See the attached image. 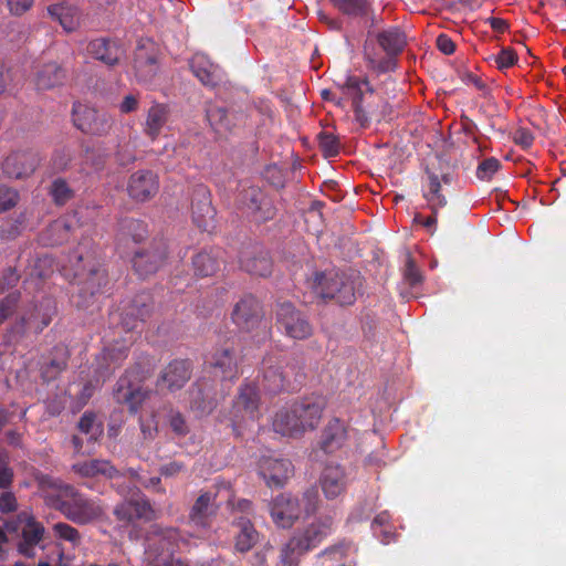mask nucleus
<instances>
[{
	"instance_id": "nucleus-1",
	"label": "nucleus",
	"mask_w": 566,
	"mask_h": 566,
	"mask_svg": "<svg viewBox=\"0 0 566 566\" xmlns=\"http://www.w3.org/2000/svg\"><path fill=\"white\" fill-rule=\"evenodd\" d=\"M46 503L60 511L67 520L78 525H86L99 520L104 510L98 499L81 493L71 484H61L57 494H49Z\"/></svg>"
},
{
	"instance_id": "nucleus-2",
	"label": "nucleus",
	"mask_w": 566,
	"mask_h": 566,
	"mask_svg": "<svg viewBox=\"0 0 566 566\" xmlns=\"http://www.w3.org/2000/svg\"><path fill=\"white\" fill-rule=\"evenodd\" d=\"M262 375L263 387L271 394L295 389L294 382L300 385L304 378L303 366L297 359L280 360L273 355L264 357Z\"/></svg>"
},
{
	"instance_id": "nucleus-3",
	"label": "nucleus",
	"mask_w": 566,
	"mask_h": 566,
	"mask_svg": "<svg viewBox=\"0 0 566 566\" xmlns=\"http://www.w3.org/2000/svg\"><path fill=\"white\" fill-rule=\"evenodd\" d=\"M75 276L80 280V290L73 297L78 308L93 313L99 310V297L109 292V280L106 270L94 263L86 271L85 268L76 269Z\"/></svg>"
},
{
	"instance_id": "nucleus-4",
	"label": "nucleus",
	"mask_w": 566,
	"mask_h": 566,
	"mask_svg": "<svg viewBox=\"0 0 566 566\" xmlns=\"http://www.w3.org/2000/svg\"><path fill=\"white\" fill-rule=\"evenodd\" d=\"M406 38H366L365 59L369 67L386 73L396 67V56L407 45Z\"/></svg>"
},
{
	"instance_id": "nucleus-5",
	"label": "nucleus",
	"mask_w": 566,
	"mask_h": 566,
	"mask_svg": "<svg viewBox=\"0 0 566 566\" xmlns=\"http://www.w3.org/2000/svg\"><path fill=\"white\" fill-rule=\"evenodd\" d=\"M312 287L319 297L335 300L340 305H350L356 298L354 282L335 270L316 272Z\"/></svg>"
},
{
	"instance_id": "nucleus-6",
	"label": "nucleus",
	"mask_w": 566,
	"mask_h": 566,
	"mask_svg": "<svg viewBox=\"0 0 566 566\" xmlns=\"http://www.w3.org/2000/svg\"><path fill=\"white\" fill-rule=\"evenodd\" d=\"M72 119L77 129L93 136L107 135L114 123L107 113L98 112L81 102L73 103Z\"/></svg>"
},
{
	"instance_id": "nucleus-7",
	"label": "nucleus",
	"mask_w": 566,
	"mask_h": 566,
	"mask_svg": "<svg viewBox=\"0 0 566 566\" xmlns=\"http://www.w3.org/2000/svg\"><path fill=\"white\" fill-rule=\"evenodd\" d=\"M139 366L126 370L114 389V398L118 403H125L132 413H136L145 401L147 394L137 385L145 379L144 371L137 370Z\"/></svg>"
},
{
	"instance_id": "nucleus-8",
	"label": "nucleus",
	"mask_w": 566,
	"mask_h": 566,
	"mask_svg": "<svg viewBox=\"0 0 566 566\" xmlns=\"http://www.w3.org/2000/svg\"><path fill=\"white\" fill-rule=\"evenodd\" d=\"M276 325L286 336L302 340L312 336L313 326L304 313L298 311L292 303L284 302L276 308Z\"/></svg>"
},
{
	"instance_id": "nucleus-9",
	"label": "nucleus",
	"mask_w": 566,
	"mask_h": 566,
	"mask_svg": "<svg viewBox=\"0 0 566 566\" xmlns=\"http://www.w3.org/2000/svg\"><path fill=\"white\" fill-rule=\"evenodd\" d=\"M168 256L167 243L163 240H154L147 248L137 250L132 259L136 274L146 279L155 274L165 263Z\"/></svg>"
},
{
	"instance_id": "nucleus-10",
	"label": "nucleus",
	"mask_w": 566,
	"mask_h": 566,
	"mask_svg": "<svg viewBox=\"0 0 566 566\" xmlns=\"http://www.w3.org/2000/svg\"><path fill=\"white\" fill-rule=\"evenodd\" d=\"M259 405L258 387L253 384L242 385L231 409V421L234 431L248 421H255L259 418Z\"/></svg>"
},
{
	"instance_id": "nucleus-11",
	"label": "nucleus",
	"mask_w": 566,
	"mask_h": 566,
	"mask_svg": "<svg viewBox=\"0 0 566 566\" xmlns=\"http://www.w3.org/2000/svg\"><path fill=\"white\" fill-rule=\"evenodd\" d=\"M334 528L333 517L324 515L307 523L302 530L295 532L293 536L307 553L326 539L334 532Z\"/></svg>"
},
{
	"instance_id": "nucleus-12",
	"label": "nucleus",
	"mask_w": 566,
	"mask_h": 566,
	"mask_svg": "<svg viewBox=\"0 0 566 566\" xmlns=\"http://www.w3.org/2000/svg\"><path fill=\"white\" fill-rule=\"evenodd\" d=\"M191 363L188 359H174L161 370L156 387L169 392L181 389L191 378Z\"/></svg>"
},
{
	"instance_id": "nucleus-13",
	"label": "nucleus",
	"mask_w": 566,
	"mask_h": 566,
	"mask_svg": "<svg viewBox=\"0 0 566 566\" xmlns=\"http://www.w3.org/2000/svg\"><path fill=\"white\" fill-rule=\"evenodd\" d=\"M259 474L269 488H281L293 474L290 460L273 457H262L259 460Z\"/></svg>"
},
{
	"instance_id": "nucleus-14",
	"label": "nucleus",
	"mask_w": 566,
	"mask_h": 566,
	"mask_svg": "<svg viewBox=\"0 0 566 566\" xmlns=\"http://www.w3.org/2000/svg\"><path fill=\"white\" fill-rule=\"evenodd\" d=\"M150 313V296L147 293H142L122 307L120 325L126 332L138 331Z\"/></svg>"
},
{
	"instance_id": "nucleus-15",
	"label": "nucleus",
	"mask_w": 566,
	"mask_h": 566,
	"mask_svg": "<svg viewBox=\"0 0 566 566\" xmlns=\"http://www.w3.org/2000/svg\"><path fill=\"white\" fill-rule=\"evenodd\" d=\"M262 306L259 300L247 294L235 303L231 313L232 322L242 331L253 329L262 319Z\"/></svg>"
},
{
	"instance_id": "nucleus-16",
	"label": "nucleus",
	"mask_w": 566,
	"mask_h": 566,
	"mask_svg": "<svg viewBox=\"0 0 566 566\" xmlns=\"http://www.w3.org/2000/svg\"><path fill=\"white\" fill-rule=\"evenodd\" d=\"M117 521L132 524L136 521L149 522L156 517L155 510L145 496L130 499L117 504L114 509Z\"/></svg>"
},
{
	"instance_id": "nucleus-17",
	"label": "nucleus",
	"mask_w": 566,
	"mask_h": 566,
	"mask_svg": "<svg viewBox=\"0 0 566 566\" xmlns=\"http://www.w3.org/2000/svg\"><path fill=\"white\" fill-rule=\"evenodd\" d=\"M300 513L298 500L290 493L280 494L270 503L272 520L280 527H291Z\"/></svg>"
},
{
	"instance_id": "nucleus-18",
	"label": "nucleus",
	"mask_w": 566,
	"mask_h": 566,
	"mask_svg": "<svg viewBox=\"0 0 566 566\" xmlns=\"http://www.w3.org/2000/svg\"><path fill=\"white\" fill-rule=\"evenodd\" d=\"M240 266L251 275L265 277L272 272V260L260 245L244 248L240 254Z\"/></svg>"
},
{
	"instance_id": "nucleus-19",
	"label": "nucleus",
	"mask_w": 566,
	"mask_h": 566,
	"mask_svg": "<svg viewBox=\"0 0 566 566\" xmlns=\"http://www.w3.org/2000/svg\"><path fill=\"white\" fill-rule=\"evenodd\" d=\"M159 189V181L156 174L150 170L134 172L128 180L127 191L129 197L138 202L150 200Z\"/></svg>"
},
{
	"instance_id": "nucleus-20",
	"label": "nucleus",
	"mask_w": 566,
	"mask_h": 566,
	"mask_svg": "<svg viewBox=\"0 0 566 566\" xmlns=\"http://www.w3.org/2000/svg\"><path fill=\"white\" fill-rule=\"evenodd\" d=\"M216 499L217 493L211 491L202 492L190 509L189 523L198 528L208 530L219 509Z\"/></svg>"
},
{
	"instance_id": "nucleus-21",
	"label": "nucleus",
	"mask_w": 566,
	"mask_h": 566,
	"mask_svg": "<svg viewBox=\"0 0 566 566\" xmlns=\"http://www.w3.org/2000/svg\"><path fill=\"white\" fill-rule=\"evenodd\" d=\"M214 216L209 190L205 187L197 189L191 205L193 223L202 231H210L214 224Z\"/></svg>"
},
{
	"instance_id": "nucleus-22",
	"label": "nucleus",
	"mask_w": 566,
	"mask_h": 566,
	"mask_svg": "<svg viewBox=\"0 0 566 566\" xmlns=\"http://www.w3.org/2000/svg\"><path fill=\"white\" fill-rule=\"evenodd\" d=\"M39 156L33 151H17L10 154L3 161V172L14 179L29 177L39 165Z\"/></svg>"
},
{
	"instance_id": "nucleus-23",
	"label": "nucleus",
	"mask_w": 566,
	"mask_h": 566,
	"mask_svg": "<svg viewBox=\"0 0 566 566\" xmlns=\"http://www.w3.org/2000/svg\"><path fill=\"white\" fill-rule=\"evenodd\" d=\"M44 533L43 524L38 522L34 516L28 515L17 545L19 554L27 558H33L36 555V546L42 542Z\"/></svg>"
},
{
	"instance_id": "nucleus-24",
	"label": "nucleus",
	"mask_w": 566,
	"mask_h": 566,
	"mask_svg": "<svg viewBox=\"0 0 566 566\" xmlns=\"http://www.w3.org/2000/svg\"><path fill=\"white\" fill-rule=\"evenodd\" d=\"M87 52L107 65L118 63L124 55L119 38H93L87 45Z\"/></svg>"
},
{
	"instance_id": "nucleus-25",
	"label": "nucleus",
	"mask_w": 566,
	"mask_h": 566,
	"mask_svg": "<svg viewBox=\"0 0 566 566\" xmlns=\"http://www.w3.org/2000/svg\"><path fill=\"white\" fill-rule=\"evenodd\" d=\"M295 413L297 412L303 432L314 430L322 418L324 402L318 397H307L292 403Z\"/></svg>"
},
{
	"instance_id": "nucleus-26",
	"label": "nucleus",
	"mask_w": 566,
	"mask_h": 566,
	"mask_svg": "<svg viewBox=\"0 0 566 566\" xmlns=\"http://www.w3.org/2000/svg\"><path fill=\"white\" fill-rule=\"evenodd\" d=\"M71 470L80 478L92 479L103 475L107 479H116L124 475L111 461L104 459H92L72 464Z\"/></svg>"
},
{
	"instance_id": "nucleus-27",
	"label": "nucleus",
	"mask_w": 566,
	"mask_h": 566,
	"mask_svg": "<svg viewBox=\"0 0 566 566\" xmlns=\"http://www.w3.org/2000/svg\"><path fill=\"white\" fill-rule=\"evenodd\" d=\"M171 114L170 105L154 101L147 111L143 132L151 140H156L166 126Z\"/></svg>"
},
{
	"instance_id": "nucleus-28",
	"label": "nucleus",
	"mask_w": 566,
	"mask_h": 566,
	"mask_svg": "<svg viewBox=\"0 0 566 566\" xmlns=\"http://www.w3.org/2000/svg\"><path fill=\"white\" fill-rule=\"evenodd\" d=\"M344 88L347 91V94L350 95L352 97L353 109L356 120L359 122L361 125H366L369 122V117L361 105L364 88L369 93L374 92L368 80H360L353 75L347 76L346 82L344 84Z\"/></svg>"
},
{
	"instance_id": "nucleus-29",
	"label": "nucleus",
	"mask_w": 566,
	"mask_h": 566,
	"mask_svg": "<svg viewBox=\"0 0 566 566\" xmlns=\"http://www.w3.org/2000/svg\"><path fill=\"white\" fill-rule=\"evenodd\" d=\"M189 66L193 75L208 87H214L222 78V72L218 65H214L203 54H195L190 61Z\"/></svg>"
},
{
	"instance_id": "nucleus-30",
	"label": "nucleus",
	"mask_w": 566,
	"mask_h": 566,
	"mask_svg": "<svg viewBox=\"0 0 566 566\" xmlns=\"http://www.w3.org/2000/svg\"><path fill=\"white\" fill-rule=\"evenodd\" d=\"M347 440V430L343 421L335 418L324 428L319 447L325 453H333L340 449Z\"/></svg>"
},
{
	"instance_id": "nucleus-31",
	"label": "nucleus",
	"mask_w": 566,
	"mask_h": 566,
	"mask_svg": "<svg viewBox=\"0 0 566 566\" xmlns=\"http://www.w3.org/2000/svg\"><path fill=\"white\" fill-rule=\"evenodd\" d=\"M272 426L273 430L283 437H300L304 433L292 405L275 413Z\"/></svg>"
},
{
	"instance_id": "nucleus-32",
	"label": "nucleus",
	"mask_w": 566,
	"mask_h": 566,
	"mask_svg": "<svg viewBox=\"0 0 566 566\" xmlns=\"http://www.w3.org/2000/svg\"><path fill=\"white\" fill-rule=\"evenodd\" d=\"M66 71L55 62L43 64L35 73L34 83L39 91L52 90L64 84Z\"/></svg>"
},
{
	"instance_id": "nucleus-33",
	"label": "nucleus",
	"mask_w": 566,
	"mask_h": 566,
	"mask_svg": "<svg viewBox=\"0 0 566 566\" xmlns=\"http://www.w3.org/2000/svg\"><path fill=\"white\" fill-rule=\"evenodd\" d=\"M321 485L327 499L337 497L346 486L344 470L339 465H326L321 475Z\"/></svg>"
},
{
	"instance_id": "nucleus-34",
	"label": "nucleus",
	"mask_w": 566,
	"mask_h": 566,
	"mask_svg": "<svg viewBox=\"0 0 566 566\" xmlns=\"http://www.w3.org/2000/svg\"><path fill=\"white\" fill-rule=\"evenodd\" d=\"M220 250L201 251L192 258L193 272L197 276L214 275L220 269Z\"/></svg>"
},
{
	"instance_id": "nucleus-35",
	"label": "nucleus",
	"mask_w": 566,
	"mask_h": 566,
	"mask_svg": "<svg viewBox=\"0 0 566 566\" xmlns=\"http://www.w3.org/2000/svg\"><path fill=\"white\" fill-rule=\"evenodd\" d=\"M428 177V186L422 191V197L426 199L428 208L431 212L438 213L439 209L447 206V198L441 193V180L439 176L429 169H426Z\"/></svg>"
},
{
	"instance_id": "nucleus-36",
	"label": "nucleus",
	"mask_w": 566,
	"mask_h": 566,
	"mask_svg": "<svg viewBox=\"0 0 566 566\" xmlns=\"http://www.w3.org/2000/svg\"><path fill=\"white\" fill-rule=\"evenodd\" d=\"M216 376L221 379H232L237 377V363L233 352L229 348H223L216 352L210 363Z\"/></svg>"
},
{
	"instance_id": "nucleus-37",
	"label": "nucleus",
	"mask_w": 566,
	"mask_h": 566,
	"mask_svg": "<svg viewBox=\"0 0 566 566\" xmlns=\"http://www.w3.org/2000/svg\"><path fill=\"white\" fill-rule=\"evenodd\" d=\"M49 14L56 20L64 32H75L80 25V12L76 8L64 4L49 7Z\"/></svg>"
},
{
	"instance_id": "nucleus-38",
	"label": "nucleus",
	"mask_w": 566,
	"mask_h": 566,
	"mask_svg": "<svg viewBox=\"0 0 566 566\" xmlns=\"http://www.w3.org/2000/svg\"><path fill=\"white\" fill-rule=\"evenodd\" d=\"M148 234L147 224L134 218H124L119 221V240L130 239L135 243H140Z\"/></svg>"
},
{
	"instance_id": "nucleus-39",
	"label": "nucleus",
	"mask_w": 566,
	"mask_h": 566,
	"mask_svg": "<svg viewBox=\"0 0 566 566\" xmlns=\"http://www.w3.org/2000/svg\"><path fill=\"white\" fill-rule=\"evenodd\" d=\"M71 226L64 219H59L50 223L41 235V240L46 245H60L70 239Z\"/></svg>"
},
{
	"instance_id": "nucleus-40",
	"label": "nucleus",
	"mask_w": 566,
	"mask_h": 566,
	"mask_svg": "<svg viewBox=\"0 0 566 566\" xmlns=\"http://www.w3.org/2000/svg\"><path fill=\"white\" fill-rule=\"evenodd\" d=\"M238 526L240 531L235 536V549L240 553H247L259 542V533L247 518H240Z\"/></svg>"
},
{
	"instance_id": "nucleus-41",
	"label": "nucleus",
	"mask_w": 566,
	"mask_h": 566,
	"mask_svg": "<svg viewBox=\"0 0 566 566\" xmlns=\"http://www.w3.org/2000/svg\"><path fill=\"white\" fill-rule=\"evenodd\" d=\"M128 356V347L125 345L107 346L102 353L103 364L99 365L101 374L104 375V370L111 374L119 364L125 360Z\"/></svg>"
},
{
	"instance_id": "nucleus-42",
	"label": "nucleus",
	"mask_w": 566,
	"mask_h": 566,
	"mask_svg": "<svg viewBox=\"0 0 566 566\" xmlns=\"http://www.w3.org/2000/svg\"><path fill=\"white\" fill-rule=\"evenodd\" d=\"M350 549L352 543L343 539L319 552L316 555V559L321 562L322 566H324L326 562H342L347 557Z\"/></svg>"
},
{
	"instance_id": "nucleus-43",
	"label": "nucleus",
	"mask_w": 566,
	"mask_h": 566,
	"mask_svg": "<svg viewBox=\"0 0 566 566\" xmlns=\"http://www.w3.org/2000/svg\"><path fill=\"white\" fill-rule=\"evenodd\" d=\"M306 552L292 536L280 549L279 566H298L300 557Z\"/></svg>"
},
{
	"instance_id": "nucleus-44",
	"label": "nucleus",
	"mask_w": 566,
	"mask_h": 566,
	"mask_svg": "<svg viewBox=\"0 0 566 566\" xmlns=\"http://www.w3.org/2000/svg\"><path fill=\"white\" fill-rule=\"evenodd\" d=\"M160 49L154 38H139L134 55V64L150 60H159Z\"/></svg>"
},
{
	"instance_id": "nucleus-45",
	"label": "nucleus",
	"mask_w": 566,
	"mask_h": 566,
	"mask_svg": "<svg viewBox=\"0 0 566 566\" xmlns=\"http://www.w3.org/2000/svg\"><path fill=\"white\" fill-rule=\"evenodd\" d=\"M207 119L210 126L217 133L230 129L231 123L229 120L228 111L218 105H210L206 112Z\"/></svg>"
},
{
	"instance_id": "nucleus-46",
	"label": "nucleus",
	"mask_w": 566,
	"mask_h": 566,
	"mask_svg": "<svg viewBox=\"0 0 566 566\" xmlns=\"http://www.w3.org/2000/svg\"><path fill=\"white\" fill-rule=\"evenodd\" d=\"M77 429L88 436L90 441H97L103 433L102 423L96 422V415L86 411L82 415L77 422Z\"/></svg>"
},
{
	"instance_id": "nucleus-47",
	"label": "nucleus",
	"mask_w": 566,
	"mask_h": 566,
	"mask_svg": "<svg viewBox=\"0 0 566 566\" xmlns=\"http://www.w3.org/2000/svg\"><path fill=\"white\" fill-rule=\"evenodd\" d=\"M49 193L57 206L65 205L74 196V191L63 178H56L52 181Z\"/></svg>"
},
{
	"instance_id": "nucleus-48",
	"label": "nucleus",
	"mask_w": 566,
	"mask_h": 566,
	"mask_svg": "<svg viewBox=\"0 0 566 566\" xmlns=\"http://www.w3.org/2000/svg\"><path fill=\"white\" fill-rule=\"evenodd\" d=\"M190 408L199 417H202L213 411L216 402L213 399L205 397L202 390L197 388L191 390Z\"/></svg>"
},
{
	"instance_id": "nucleus-49",
	"label": "nucleus",
	"mask_w": 566,
	"mask_h": 566,
	"mask_svg": "<svg viewBox=\"0 0 566 566\" xmlns=\"http://www.w3.org/2000/svg\"><path fill=\"white\" fill-rule=\"evenodd\" d=\"M137 81L143 84H150L159 72V60H150L134 64Z\"/></svg>"
},
{
	"instance_id": "nucleus-50",
	"label": "nucleus",
	"mask_w": 566,
	"mask_h": 566,
	"mask_svg": "<svg viewBox=\"0 0 566 566\" xmlns=\"http://www.w3.org/2000/svg\"><path fill=\"white\" fill-rule=\"evenodd\" d=\"M60 352V357H54L49 364L42 367V377L44 380H53L60 373H62L67 366V358L63 348H55Z\"/></svg>"
},
{
	"instance_id": "nucleus-51",
	"label": "nucleus",
	"mask_w": 566,
	"mask_h": 566,
	"mask_svg": "<svg viewBox=\"0 0 566 566\" xmlns=\"http://www.w3.org/2000/svg\"><path fill=\"white\" fill-rule=\"evenodd\" d=\"M334 7L348 15H363L368 10L366 0H329Z\"/></svg>"
},
{
	"instance_id": "nucleus-52",
	"label": "nucleus",
	"mask_w": 566,
	"mask_h": 566,
	"mask_svg": "<svg viewBox=\"0 0 566 566\" xmlns=\"http://www.w3.org/2000/svg\"><path fill=\"white\" fill-rule=\"evenodd\" d=\"M265 197L264 192L258 187H249L243 189L240 193V202L251 213L259 209V206L262 205V199Z\"/></svg>"
},
{
	"instance_id": "nucleus-53",
	"label": "nucleus",
	"mask_w": 566,
	"mask_h": 566,
	"mask_svg": "<svg viewBox=\"0 0 566 566\" xmlns=\"http://www.w3.org/2000/svg\"><path fill=\"white\" fill-rule=\"evenodd\" d=\"M318 146L325 157H334L339 154L340 144L338 138L328 132H321L317 135Z\"/></svg>"
},
{
	"instance_id": "nucleus-54",
	"label": "nucleus",
	"mask_w": 566,
	"mask_h": 566,
	"mask_svg": "<svg viewBox=\"0 0 566 566\" xmlns=\"http://www.w3.org/2000/svg\"><path fill=\"white\" fill-rule=\"evenodd\" d=\"M53 531L55 536L70 542L73 546H78L81 544L82 537L80 532L67 523L59 522L54 524Z\"/></svg>"
},
{
	"instance_id": "nucleus-55",
	"label": "nucleus",
	"mask_w": 566,
	"mask_h": 566,
	"mask_svg": "<svg viewBox=\"0 0 566 566\" xmlns=\"http://www.w3.org/2000/svg\"><path fill=\"white\" fill-rule=\"evenodd\" d=\"M75 151L70 147L56 149L51 158V165L54 171H63L69 168L74 158Z\"/></svg>"
},
{
	"instance_id": "nucleus-56",
	"label": "nucleus",
	"mask_w": 566,
	"mask_h": 566,
	"mask_svg": "<svg viewBox=\"0 0 566 566\" xmlns=\"http://www.w3.org/2000/svg\"><path fill=\"white\" fill-rule=\"evenodd\" d=\"M20 294L12 292L0 301V325H2L15 312Z\"/></svg>"
},
{
	"instance_id": "nucleus-57",
	"label": "nucleus",
	"mask_w": 566,
	"mask_h": 566,
	"mask_svg": "<svg viewBox=\"0 0 566 566\" xmlns=\"http://www.w3.org/2000/svg\"><path fill=\"white\" fill-rule=\"evenodd\" d=\"M168 423L172 432L178 437H186L189 433V426L185 416L178 410H170Z\"/></svg>"
},
{
	"instance_id": "nucleus-58",
	"label": "nucleus",
	"mask_w": 566,
	"mask_h": 566,
	"mask_svg": "<svg viewBox=\"0 0 566 566\" xmlns=\"http://www.w3.org/2000/svg\"><path fill=\"white\" fill-rule=\"evenodd\" d=\"M501 163L495 157H490L481 161L476 168V177L481 180H490L500 169Z\"/></svg>"
},
{
	"instance_id": "nucleus-59",
	"label": "nucleus",
	"mask_w": 566,
	"mask_h": 566,
	"mask_svg": "<svg viewBox=\"0 0 566 566\" xmlns=\"http://www.w3.org/2000/svg\"><path fill=\"white\" fill-rule=\"evenodd\" d=\"M19 200V193L14 189L0 185V213L13 208Z\"/></svg>"
},
{
	"instance_id": "nucleus-60",
	"label": "nucleus",
	"mask_w": 566,
	"mask_h": 566,
	"mask_svg": "<svg viewBox=\"0 0 566 566\" xmlns=\"http://www.w3.org/2000/svg\"><path fill=\"white\" fill-rule=\"evenodd\" d=\"M403 277L411 286H416L422 282V274L411 254H407Z\"/></svg>"
},
{
	"instance_id": "nucleus-61",
	"label": "nucleus",
	"mask_w": 566,
	"mask_h": 566,
	"mask_svg": "<svg viewBox=\"0 0 566 566\" xmlns=\"http://www.w3.org/2000/svg\"><path fill=\"white\" fill-rule=\"evenodd\" d=\"M492 59L499 70H505L516 63L517 54L512 49L504 48L497 54L493 55Z\"/></svg>"
},
{
	"instance_id": "nucleus-62",
	"label": "nucleus",
	"mask_w": 566,
	"mask_h": 566,
	"mask_svg": "<svg viewBox=\"0 0 566 566\" xmlns=\"http://www.w3.org/2000/svg\"><path fill=\"white\" fill-rule=\"evenodd\" d=\"M276 209L273 206L272 201L265 196L262 199V205L259 206V209L255 210L252 214L260 221H268L275 217Z\"/></svg>"
},
{
	"instance_id": "nucleus-63",
	"label": "nucleus",
	"mask_w": 566,
	"mask_h": 566,
	"mask_svg": "<svg viewBox=\"0 0 566 566\" xmlns=\"http://www.w3.org/2000/svg\"><path fill=\"white\" fill-rule=\"evenodd\" d=\"M13 470L8 461L0 457V489H9L13 482Z\"/></svg>"
},
{
	"instance_id": "nucleus-64",
	"label": "nucleus",
	"mask_w": 566,
	"mask_h": 566,
	"mask_svg": "<svg viewBox=\"0 0 566 566\" xmlns=\"http://www.w3.org/2000/svg\"><path fill=\"white\" fill-rule=\"evenodd\" d=\"M17 510V499L12 492H4L0 495V511L11 513Z\"/></svg>"
}]
</instances>
